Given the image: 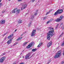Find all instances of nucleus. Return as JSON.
<instances>
[{"label":"nucleus","mask_w":64,"mask_h":64,"mask_svg":"<svg viewBox=\"0 0 64 64\" xmlns=\"http://www.w3.org/2000/svg\"><path fill=\"white\" fill-rule=\"evenodd\" d=\"M42 45H43V43L42 42L40 43L39 45L38 46V47H40V46Z\"/></svg>","instance_id":"nucleus-12"},{"label":"nucleus","mask_w":64,"mask_h":64,"mask_svg":"<svg viewBox=\"0 0 64 64\" xmlns=\"http://www.w3.org/2000/svg\"><path fill=\"white\" fill-rule=\"evenodd\" d=\"M15 44L16 45L17 44H18V42H17V43L16 42L15 43Z\"/></svg>","instance_id":"nucleus-44"},{"label":"nucleus","mask_w":64,"mask_h":64,"mask_svg":"<svg viewBox=\"0 0 64 64\" xmlns=\"http://www.w3.org/2000/svg\"><path fill=\"white\" fill-rule=\"evenodd\" d=\"M63 54L64 55V52L63 53Z\"/></svg>","instance_id":"nucleus-48"},{"label":"nucleus","mask_w":64,"mask_h":64,"mask_svg":"<svg viewBox=\"0 0 64 64\" xmlns=\"http://www.w3.org/2000/svg\"><path fill=\"white\" fill-rule=\"evenodd\" d=\"M36 12L38 13L37 12H38V10H36Z\"/></svg>","instance_id":"nucleus-42"},{"label":"nucleus","mask_w":64,"mask_h":64,"mask_svg":"<svg viewBox=\"0 0 64 64\" xmlns=\"http://www.w3.org/2000/svg\"><path fill=\"white\" fill-rule=\"evenodd\" d=\"M52 42H50L48 44L47 46L48 48H49L52 45Z\"/></svg>","instance_id":"nucleus-8"},{"label":"nucleus","mask_w":64,"mask_h":64,"mask_svg":"<svg viewBox=\"0 0 64 64\" xmlns=\"http://www.w3.org/2000/svg\"><path fill=\"white\" fill-rule=\"evenodd\" d=\"M30 53H29L26 54L25 56V58L26 59H29V57L30 56Z\"/></svg>","instance_id":"nucleus-7"},{"label":"nucleus","mask_w":64,"mask_h":64,"mask_svg":"<svg viewBox=\"0 0 64 64\" xmlns=\"http://www.w3.org/2000/svg\"><path fill=\"white\" fill-rule=\"evenodd\" d=\"M2 1V0H0V2H1Z\"/></svg>","instance_id":"nucleus-49"},{"label":"nucleus","mask_w":64,"mask_h":64,"mask_svg":"<svg viewBox=\"0 0 64 64\" xmlns=\"http://www.w3.org/2000/svg\"><path fill=\"white\" fill-rule=\"evenodd\" d=\"M13 36V35H10L8 37V39H10L11 38V37H12Z\"/></svg>","instance_id":"nucleus-13"},{"label":"nucleus","mask_w":64,"mask_h":64,"mask_svg":"<svg viewBox=\"0 0 64 64\" xmlns=\"http://www.w3.org/2000/svg\"><path fill=\"white\" fill-rule=\"evenodd\" d=\"M5 22V21L4 20H2L1 21V23H2V24H4Z\"/></svg>","instance_id":"nucleus-15"},{"label":"nucleus","mask_w":64,"mask_h":64,"mask_svg":"<svg viewBox=\"0 0 64 64\" xmlns=\"http://www.w3.org/2000/svg\"><path fill=\"white\" fill-rule=\"evenodd\" d=\"M58 24L56 26V28H57V27H58Z\"/></svg>","instance_id":"nucleus-31"},{"label":"nucleus","mask_w":64,"mask_h":64,"mask_svg":"<svg viewBox=\"0 0 64 64\" xmlns=\"http://www.w3.org/2000/svg\"><path fill=\"white\" fill-rule=\"evenodd\" d=\"M6 58V57L5 56L2 57L0 60V62H3L4 61V60Z\"/></svg>","instance_id":"nucleus-5"},{"label":"nucleus","mask_w":64,"mask_h":64,"mask_svg":"<svg viewBox=\"0 0 64 64\" xmlns=\"http://www.w3.org/2000/svg\"><path fill=\"white\" fill-rule=\"evenodd\" d=\"M3 55H5V53H4L3 54H2Z\"/></svg>","instance_id":"nucleus-45"},{"label":"nucleus","mask_w":64,"mask_h":64,"mask_svg":"<svg viewBox=\"0 0 64 64\" xmlns=\"http://www.w3.org/2000/svg\"><path fill=\"white\" fill-rule=\"evenodd\" d=\"M32 56L30 58H31V57H32Z\"/></svg>","instance_id":"nucleus-52"},{"label":"nucleus","mask_w":64,"mask_h":64,"mask_svg":"<svg viewBox=\"0 0 64 64\" xmlns=\"http://www.w3.org/2000/svg\"><path fill=\"white\" fill-rule=\"evenodd\" d=\"M12 39H10L8 40L7 42L8 44H11V43L12 42Z\"/></svg>","instance_id":"nucleus-9"},{"label":"nucleus","mask_w":64,"mask_h":64,"mask_svg":"<svg viewBox=\"0 0 64 64\" xmlns=\"http://www.w3.org/2000/svg\"><path fill=\"white\" fill-rule=\"evenodd\" d=\"M6 34H7V33H6L4 34V36H5V35H6Z\"/></svg>","instance_id":"nucleus-39"},{"label":"nucleus","mask_w":64,"mask_h":64,"mask_svg":"<svg viewBox=\"0 0 64 64\" xmlns=\"http://www.w3.org/2000/svg\"><path fill=\"white\" fill-rule=\"evenodd\" d=\"M1 5H2V3H0V8H1Z\"/></svg>","instance_id":"nucleus-33"},{"label":"nucleus","mask_w":64,"mask_h":64,"mask_svg":"<svg viewBox=\"0 0 64 64\" xmlns=\"http://www.w3.org/2000/svg\"><path fill=\"white\" fill-rule=\"evenodd\" d=\"M61 64H63L64 63V61H62L61 62Z\"/></svg>","instance_id":"nucleus-27"},{"label":"nucleus","mask_w":64,"mask_h":64,"mask_svg":"<svg viewBox=\"0 0 64 64\" xmlns=\"http://www.w3.org/2000/svg\"><path fill=\"white\" fill-rule=\"evenodd\" d=\"M38 14V12H36V13H35V14H34L35 16H36L37 15V14Z\"/></svg>","instance_id":"nucleus-29"},{"label":"nucleus","mask_w":64,"mask_h":64,"mask_svg":"<svg viewBox=\"0 0 64 64\" xmlns=\"http://www.w3.org/2000/svg\"><path fill=\"white\" fill-rule=\"evenodd\" d=\"M5 12V10H3L2 12V13H4V12Z\"/></svg>","instance_id":"nucleus-38"},{"label":"nucleus","mask_w":64,"mask_h":64,"mask_svg":"<svg viewBox=\"0 0 64 64\" xmlns=\"http://www.w3.org/2000/svg\"><path fill=\"white\" fill-rule=\"evenodd\" d=\"M32 22H30L29 23V24H32Z\"/></svg>","instance_id":"nucleus-36"},{"label":"nucleus","mask_w":64,"mask_h":64,"mask_svg":"<svg viewBox=\"0 0 64 64\" xmlns=\"http://www.w3.org/2000/svg\"><path fill=\"white\" fill-rule=\"evenodd\" d=\"M15 30V32H16V30Z\"/></svg>","instance_id":"nucleus-51"},{"label":"nucleus","mask_w":64,"mask_h":64,"mask_svg":"<svg viewBox=\"0 0 64 64\" xmlns=\"http://www.w3.org/2000/svg\"><path fill=\"white\" fill-rule=\"evenodd\" d=\"M50 36H51V34H48V35L47 36V39L48 40H50Z\"/></svg>","instance_id":"nucleus-10"},{"label":"nucleus","mask_w":64,"mask_h":64,"mask_svg":"<svg viewBox=\"0 0 64 64\" xmlns=\"http://www.w3.org/2000/svg\"><path fill=\"white\" fill-rule=\"evenodd\" d=\"M63 24V23H62L61 24Z\"/></svg>","instance_id":"nucleus-54"},{"label":"nucleus","mask_w":64,"mask_h":64,"mask_svg":"<svg viewBox=\"0 0 64 64\" xmlns=\"http://www.w3.org/2000/svg\"><path fill=\"white\" fill-rule=\"evenodd\" d=\"M34 43V42H32L30 44H29V45L27 46V48H30L31 47V46H32V45H33Z\"/></svg>","instance_id":"nucleus-6"},{"label":"nucleus","mask_w":64,"mask_h":64,"mask_svg":"<svg viewBox=\"0 0 64 64\" xmlns=\"http://www.w3.org/2000/svg\"><path fill=\"white\" fill-rule=\"evenodd\" d=\"M3 55H4L3 54H2L1 56H3Z\"/></svg>","instance_id":"nucleus-47"},{"label":"nucleus","mask_w":64,"mask_h":64,"mask_svg":"<svg viewBox=\"0 0 64 64\" xmlns=\"http://www.w3.org/2000/svg\"><path fill=\"white\" fill-rule=\"evenodd\" d=\"M63 18L64 17L63 16H60V17L59 18H60L61 20H62V19H63Z\"/></svg>","instance_id":"nucleus-22"},{"label":"nucleus","mask_w":64,"mask_h":64,"mask_svg":"<svg viewBox=\"0 0 64 64\" xmlns=\"http://www.w3.org/2000/svg\"><path fill=\"white\" fill-rule=\"evenodd\" d=\"M62 35H60L59 36V37H60H60H62Z\"/></svg>","instance_id":"nucleus-34"},{"label":"nucleus","mask_w":64,"mask_h":64,"mask_svg":"<svg viewBox=\"0 0 64 64\" xmlns=\"http://www.w3.org/2000/svg\"><path fill=\"white\" fill-rule=\"evenodd\" d=\"M16 45L15 44H14V45Z\"/></svg>","instance_id":"nucleus-53"},{"label":"nucleus","mask_w":64,"mask_h":64,"mask_svg":"<svg viewBox=\"0 0 64 64\" xmlns=\"http://www.w3.org/2000/svg\"><path fill=\"white\" fill-rule=\"evenodd\" d=\"M61 45L62 46H64V41L62 42V44Z\"/></svg>","instance_id":"nucleus-26"},{"label":"nucleus","mask_w":64,"mask_h":64,"mask_svg":"<svg viewBox=\"0 0 64 64\" xmlns=\"http://www.w3.org/2000/svg\"><path fill=\"white\" fill-rule=\"evenodd\" d=\"M50 12H51V10H50L48 12L46 13V15L48 14H49V13H50Z\"/></svg>","instance_id":"nucleus-23"},{"label":"nucleus","mask_w":64,"mask_h":64,"mask_svg":"<svg viewBox=\"0 0 64 64\" xmlns=\"http://www.w3.org/2000/svg\"><path fill=\"white\" fill-rule=\"evenodd\" d=\"M22 38V37H20L17 40L18 41V40H21Z\"/></svg>","instance_id":"nucleus-19"},{"label":"nucleus","mask_w":64,"mask_h":64,"mask_svg":"<svg viewBox=\"0 0 64 64\" xmlns=\"http://www.w3.org/2000/svg\"><path fill=\"white\" fill-rule=\"evenodd\" d=\"M50 35H51V36H53L54 35V34H50Z\"/></svg>","instance_id":"nucleus-32"},{"label":"nucleus","mask_w":64,"mask_h":64,"mask_svg":"<svg viewBox=\"0 0 64 64\" xmlns=\"http://www.w3.org/2000/svg\"><path fill=\"white\" fill-rule=\"evenodd\" d=\"M23 35V34H22V35H21V36H22V35Z\"/></svg>","instance_id":"nucleus-50"},{"label":"nucleus","mask_w":64,"mask_h":64,"mask_svg":"<svg viewBox=\"0 0 64 64\" xmlns=\"http://www.w3.org/2000/svg\"><path fill=\"white\" fill-rule=\"evenodd\" d=\"M54 32V30H50L49 32V33H52Z\"/></svg>","instance_id":"nucleus-20"},{"label":"nucleus","mask_w":64,"mask_h":64,"mask_svg":"<svg viewBox=\"0 0 64 64\" xmlns=\"http://www.w3.org/2000/svg\"><path fill=\"white\" fill-rule=\"evenodd\" d=\"M22 57H23V58L24 57V56H23Z\"/></svg>","instance_id":"nucleus-57"},{"label":"nucleus","mask_w":64,"mask_h":64,"mask_svg":"<svg viewBox=\"0 0 64 64\" xmlns=\"http://www.w3.org/2000/svg\"><path fill=\"white\" fill-rule=\"evenodd\" d=\"M11 0H8L9 1H10Z\"/></svg>","instance_id":"nucleus-56"},{"label":"nucleus","mask_w":64,"mask_h":64,"mask_svg":"<svg viewBox=\"0 0 64 64\" xmlns=\"http://www.w3.org/2000/svg\"><path fill=\"white\" fill-rule=\"evenodd\" d=\"M18 1L20 2V1H22V0H18Z\"/></svg>","instance_id":"nucleus-40"},{"label":"nucleus","mask_w":64,"mask_h":64,"mask_svg":"<svg viewBox=\"0 0 64 64\" xmlns=\"http://www.w3.org/2000/svg\"><path fill=\"white\" fill-rule=\"evenodd\" d=\"M6 39H7V37H6L4 38V40H6Z\"/></svg>","instance_id":"nucleus-35"},{"label":"nucleus","mask_w":64,"mask_h":64,"mask_svg":"<svg viewBox=\"0 0 64 64\" xmlns=\"http://www.w3.org/2000/svg\"><path fill=\"white\" fill-rule=\"evenodd\" d=\"M16 26H17V27L18 26H17V25H16Z\"/></svg>","instance_id":"nucleus-55"},{"label":"nucleus","mask_w":64,"mask_h":64,"mask_svg":"<svg viewBox=\"0 0 64 64\" xmlns=\"http://www.w3.org/2000/svg\"><path fill=\"white\" fill-rule=\"evenodd\" d=\"M34 18V15H33L31 16V18L30 19V20H33Z\"/></svg>","instance_id":"nucleus-14"},{"label":"nucleus","mask_w":64,"mask_h":64,"mask_svg":"<svg viewBox=\"0 0 64 64\" xmlns=\"http://www.w3.org/2000/svg\"><path fill=\"white\" fill-rule=\"evenodd\" d=\"M46 17H44V19H46Z\"/></svg>","instance_id":"nucleus-43"},{"label":"nucleus","mask_w":64,"mask_h":64,"mask_svg":"<svg viewBox=\"0 0 64 64\" xmlns=\"http://www.w3.org/2000/svg\"><path fill=\"white\" fill-rule=\"evenodd\" d=\"M49 62H48L47 63V64H49Z\"/></svg>","instance_id":"nucleus-46"},{"label":"nucleus","mask_w":64,"mask_h":64,"mask_svg":"<svg viewBox=\"0 0 64 64\" xmlns=\"http://www.w3.org/2000/svg\"><path fill=\"white\" fill-rule=\"evenodd\" d=\"M22 6L24 8H26V7H27V5L24 4V5H23Z\"/></svg>","instance_id":"nucleus-21"},{"label":"nucleus","mask_w":64,"mask_h":64,"mask_svg":"<svg viewBox=\"0 0 64 64\" xmlns=\"http://www.w3.org/2000/svg\"><path fill=\"white\" fill-rule=\"evenodd\" d=\"M61 52V51L60 50L59 52H58V53L56 54L55 56H54L55 58H58L61 55V52Z\"/></svg>","instance_id":"nucleus-2"},{"label":"nucleus","mask_w":64,"mask_h":64,"mask_svg":"<svg viewBox=\"0 0 64 64\" xmlns=\"http://www.w3.org/2000/svg\"><path fill=\"white\" fill-rule=\"evenodd\" d=\"M64 34V33H63V32H62L61 35H62H62H63Z\"/></svg>","instance_id":"nucleus-41"},{"label":"nucleus","mask_w":64,"mask_h":64,"mask_svg":"<svg viewBox=\"0 0 64 64\" xmlns=\"http://www.w3.org/2000/svg\"><path fill=\"white\" fill-rule=\"evenodd\" d=\"M28 42H24V45H23V46H24V45H25L26 44H27V43H28Z\"/></svg>","instance_id":"nucleus-25"},{"label":"nucleus","mask_w":64,"mask_h":64,"mask_svg":"<svg viewBox=\"0 0 64 64\" xmlns=\"http://www.w3.org/2000/svg\"><path fill=\"white\" fill-rule=\"evenodd\" d=\"M35 32H36V30H32V32L31 33V36L32 37H33V36H35V35L36 34V33H35Z\"/></svg>","instance_id":"nucleus-4"},{"label":"nucleus","mask_w":64,"mask_h":64,"mask_svg":"<svg viewBox=\"0 0 64 64\" xmlns=\"http://www.w3.org/2000/svg\"><path fill=\"white\" fill-rule=\"evenodd\" d=\"M37 50V49H33L32 50V51L33 52H35Z\"/></svg>","instance_id":"nucleus-17"},{"label":"nucleus","mask_w":64,"mask_h":64,"mask_svg":"<svg viewBox=\"0 0 64 64\" xmlns=\"http://www.w3.org/2000/svg\"><path fill=\"white\" fill-rule=\"evenodd\" d=\"M25 9V8H24L22 6V8H21V10H24V9Z\"/></svg>","instance_id":"nucleus-24"},{"label":"nucleus","mask_w":64,"mask_h":64,"mask_svg":"<svg viewBox=\"0 0 64 64\" xmlns=\"http://www.w3.org/2000/svg\"><path fill=\"white\" fill-rule=\"evenodd\" d=\"M55 20L56 22H60L61 20L60 19V18H59L56 20Z\"/></svg>","instance_id":"nucleus-11"},{"label":"nucleus","mask_w":64,"mask_h":64,"mask_svg":"<svg viewBox=\"0 0 64 64\" xmlns=\"http://www.w3.org/2000/svg\"><path fill=\"white\" fill-rule=\"evenodd\" d=\"M20 10L18 9H18H17V8H16L12 11V12L14 13L16 12H17V13H19L20 12Z\"/></svg>","instance_id":"nucleus-3"},{"label":"nucleus","mask_w":64,"mask_h":64,"mask_svg":"<svg viewBox=\"0 0 64 64\" xmlns=\"http://www.w3.org/2000/svg\"><path fill=\"white\" fill-rule=\"evenodd\" d=\"M62 11H63V10H58L54 14V15H57L58 14H61L62 12Z\"/></svg>","instance_id":"nucleus-1"},{"label":"nucleus","mask_w":64,"mask_h":64,"mask_svg":"<svg viewBox=\"0 0 64 64\" xmlns=\"http://www.w3.org/2000/svg\"><path fill=\"white\" fill-rule=\"evenodd\" d=\"M50 22H51V21H48L46 23V24H48V23H50Z\"/></svg>","instance_id":"nucleus-30"},{"label":"nucleus","mask_w":64,"mask_h":64,"mask_svg":"<svg viewBox=\"0 0 64 64\" xmlns=\"http://www.w3.org/2000/svg\"><path fill=\"white\" fill-rule=\"evenodd\" d=\"M22 21L21 20H20L18 22V23H22Z\"/></svg>","instance_id":"nucleus-16"},{"label":"nucleus","mask_w":64,"mask_h":64,"mask_svg":"<svg viewBox=\"0 0 64 64\" xmlns=\"http://www.w3.org/2000/svg\"><path fill=\"white\" fill-rule=\"evenodd\" d=\"M31 24H28L27 26H28L29 27H30V26H31Z\"/></svg>","instance_id":"nucleus-28"},{"label":"nucleus","mask_w":64,"mask_h":64,"mask_svg":"<svg viewBox=\"0 0 64 64\" xmlns=\"http://www.w3.org/2000/svg\"><path fill=\"white\" fill-rule=\"evenodd\" d=\"M23 51H24V50H23Z\"/></svg>","instance_id":"nucleus-58"},{"label":"nucleus","mask_w":64,"mask_h":64,"mask_svg":"<svg viewBox=\"0 0 64 64\" xmlns=\"http://www.w3.org/2000/svg\"><path fill=\"white\" fill-rule=\"evenodd\" d=\"M49 30H53V28L52 27H50L48 28Z\"/></svg>","instance_id":"nucleus-18"},{"label":"nucleus","mask_w":64,"mask_h":64,"mask_svg":"<svg viewBox=\"0 0 64 64\" xmlns=\"http://www.w3.org/2000/svg\"><path fill=\"white\" fill-rule=\"evenodd\" d=\"M35 0H32V2H34Z\"/></svg>","instance_id":"nucleus-37"}]
</instances>
